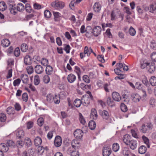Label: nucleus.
<instances>
[{
  "instance_id": "1",
  "label": "nucleus",
  "mask_w": 156,
  "mask_h": 156,
  "mask_svg": "<svg viewBox=\"0 0 156 156\" xmlns=\"http://www.w3.org/2000/svg\"><path fill=\"white\" fill-rule=\"evenodd\" d=\"M65 5V2L58 0H55L51 4V6L57 10H60L63 9Z\"/></svg>"
},
{
  "instance_id": "2",
  "label": "nucleus",
  "mask_w": 156,
  "mask_h": 156,
  "mask_svg": "<svg viewBox=\"0 0 156 156\" xmlns=\"http://www.w3.org/2000/svg\"><path fill=\"white\" fill-rule=\"evenodd\" d=\"M153 125L150 122H146L143 124L140 128V132L144 133H146L147 131L152 129Z\"/></svg>"
},
{
  "instance_id": "3",
  "label": "nucleus",
  "mask_w": 156,
  "mask_h": 156,
  "mask_svg": "<svg viewBox=\"0 0 156 156\" xmlns=\"http://www.w3.org/2000/svg\"><path fill=\"white\" fill-rule=\"evenodd\" d=\"M112 97L113 99L116 101H119L121 100L123 101H127V96L126 94H123L122 98H121L120 94L117 92H113L112 93Z\"/></svg>"
},
{
  "instance_id": "4",
  "label": "nucleus",
  "mask_w": 156,
  "mask_h": 156,
  "mask_svg": "<svg viewBox=\"0 0 156 156\" xmlns=\"http://www.w3.org/2000/svg\"><path fill=\"white\" fill-rule=\"evenodd\" d=\"M92 34L95 37H98L101 34L102 29L100 26H96L92 29Z\"/></svg>"
},
{
  "instance_id": "5",
  "label": "nucleus",
  "mask_w": 156,
  "mask_h": 156,
  "mask_svg": "<svg viewBox=\"0 0 156 156\" xmlns=\"http://www.w3.org/2000/svg\"><path fill=\"white\" fill-rule=\"evenodd\" d=\"M62 139L61 137L59 136H56L55 138L54 144L57 147L60 146L62 144Z\"/></svg>"
},
{
  "instance_id": "6",
  "label": "nucleus",
  "mask_w": 156,
  "mask_h": 156,
  "mask_svg": "<svg viewBox=\"0 0 156 156\" xmlns=\"http://www.w3.org/2000/svg\"><path fill=\"white\" fill-rule=\"evenodd\" d=\"M100 115L104 119L108 120L109 117V115L108 112L106 110L100 111Z\"/></svg>"
},
{
  "instance_id": "7",
  "label": "nucleus",
  "mask_w": 156,
  "mask_h": 156,
  "mask_svg": "<svg viewBox=\"0 0 156 156\" xmlns=\"http://www.w3.org/2000/svg\"><path fill=\"white\" fill-rule=\"evenodd\" d=\"M112 151L111 148L107 147H104L103 149V156H109L111 154Z\"/></svg>"
},
{
  "instance_id": "8",
  "label": "nucleus",
  "mask_w": 156,
  "mask_h": 156,
  "mask_svg": "<svg viewBox=\"0 0 156 156\" xmlns=\"http://www.w3.org/2000/svg\"><path fill=\"white\" fill-rule=\"evenodd\" d=\"M83 135V132L80 129H77L74 133V135L76 139H81Z\"/></svg>"
},
{
  "instance_id": "9",
  "label": "nucleus",
  "mask_w": 156,
  "mask_h": 156,
  "mask_svg": "<svg viewBox=\"0 0 156 156\" xmlns=\"http://www.w3.org/2000/svg\"><path fill=\"white\" fill-rule=\"evenodd\" d=\"M73 147L76 149H78L80 146V140L75 139L73 140L71 143Z\"/></svg>"
},
{
  "instance_id": "10",
  "label": "nucleus",
  "mask_w": 156,
  "mask_h": 156,
  "mask_svg": "<svg viewBox=\"0 0 156 156\" xmlns=\"http://www.w3.org/2000/svg\"><path fill=\"white\" fill-rule=\"evenodd\" d=\"M9 9L11 13L12 14H15L17 12V8H16V6L14 5L12 3H9Z\"/></svg>"
},
{
  "instance_id": "11",
  "label": "nucleus",
  "mask_w": 156,
  "mask_h": 156,
  "mask_svg": "<svg viewBox=\"0 0 156 156\" xmlns=\"http://www.w3.org/2000/svg\"><path fill=\"white\" fill-rule=\"evenodd\" d=\"M127 145L129 146L131 149L134 150L137 147V143L136 140H131Z\"/></svg>"
},
{
  "instance_id": "12",
  "label": "nucleus",
  "mask_w": 156,
  "mask_h": 156,
  "mask_svg": "<svg viewBox=\"0 0 156 156\" xmlns=\"http://www.w3.org/2000/svg\"><path fill=\"white\" fill-rule=\"evenodd\" d=\"M92 28L91 26H87L86 27V32L84 33L85 35L87 37H90L92 35Z\"/></svg>"
},
{
  "instance_id": "13",
  "label": "nucleus",
  "mask_w": 156,
  "mask_h": 156,
  "mask_svg": "<svg viewBox=\"0 0 156 156\" xmlns=\"http://www.w3.org/2000/svg\"><path fill=\"white\" fill-rule=\"evenodd\" d=\"M132 100L135 102H138L140 101L141 99L140 96L138 94L134 93L131 96Z\"/></svg>"
},
{
  "instance_id": "14",
  "label": "nucleus",
  "mask_w": 156,
  "mask_h": 156,
  "mask_svg": "<svg viewBox=\"0 0 156 156\" xmlns=\"http://www.w3.org/2000/svg\"><path fill=\"white\" fill-rule=\"evenodd\" d=\"M101 6L98 2H95L93 6L94 10V12H99L101 10Z\"/></svg>"
},
{
  "instance_id": "15",
  "label": "nucleus",
  "mask_w": 156,
  "mask_h": 156,
  "mask_svg": "<svg viewBox=\"0 0 156 156\" xmlns=\"http://www.w3.org/2000/svg\"><path fill=\"white\" fill-rule=\"evenodd\" d=\"M131 137L128 134H126L123 137V141L124 143L127 145L131 140Z\"/></svg>"
},
{
  "instance_id": "16",
  "label": "nucleus",
  "mask_w": 156,
  "mask_h": 156,
  "mask_svg": "<svg viewBox=\"0 0 156 156\" xmlns=\"http://www.w3.org/2000/svg\"><path fill=\"white\" fill-rule=\"evenodd\" d=\"M90 98L89 97V96L87 95H85L82 97V100L83 101H84V103L85 104V105H88L90 102Z\"/></svg>"
},
{
  "instance_id": "17",
  "label": "nucleus",
  "mask_w": 156,
  "mask_h": 156,
  "mask_svg": "<svg viewBox=\"0 0 156 156\" xmlns=\"http://www.w3.org/2000/svg\"><path fill=\"white\" fill-rule=\"evenodd\" d=\"M9 150L7 145L4 143L0 144V151L3 152H6Z\"/></svg>"
},
{
  "instance_id": "18",
  "label": "nucleus",
  "mask_w": 156,
  "mask_h": 156,
  "mask_svg": "<svg viewBox=\"0 0 156 156\" xmlns=\"http://www.w3.org/2000/svg\"><path fill=\"white\" fill-rule=\"evenodd\" d=\"M67 79L69 83H73L76 80V76L74 74L71 73L68 76Z\"/></svg>"
},
{
  "instance_id": "19",
  "label": "nucleus",
  "mask_w": 156,
  "mask_h": 156,
  "mask_svg": "<svg viewBox=\"0 0 156 156\" xmlns=\"http://www.w3.org/2000/svg\"><path fill=\"white\" fill-rule=\"evenodd\" d=\"M98 115L97 112L95 108H92L91 111L90 117L94 119H96L98 118Z\"/></svg>"
},
{
  "instance_id": "20",
  "label": "nucleus",
  "mask_w": 156,
  "mask_h": 156,
  "mask_svg": "<svg viewBox=\"0 0 156 156\" xmlns=\"http://www.w3.org/2000/svg\"><path fill=\"white\" fill-rule=\"evenodd\" d=\"M35 70L36 73L37 74H41L44 71V69L40 65H37L35 67Z\"/></svg>"
},
{
  "instance_id": "21",
  "label": "nucleus",
  "mask_w": 156,
  "mask_h": 156,
  "mask_svg": "<svg viewBox=\"0 0 156 156\" xmlns=\"http://www.w3.org/2000/svg\"><path fill=\"white\" fill-rule=\"evenodd\" d=\"M83 51L88 57H89L92 52H93V50L91 47H88L87 46H86L84 48Z\"/></svg>"
},
{
  "instance_id": "22",
  "label": "nucleus",
  "mask_w": 156,
  "mask_h": 156,
  "mask_svg": "<svg viewBox=\"0 0 156 156\" xmlns=\"http://www.w3.org/2000/svg\"><path fill=\"white\" fill-rule=\"evenodd\" d=\"M148 66V68L147 67V68L148 72L151 73H153L155 70V66L154 63H151L150 64H149Z\"/></svg>"
},
{
  "instance_id": "23",
  "label": "nucleus",
  "mask_w": 156,
  "mask_h": 156,
  "mask_svg": "<svg viewBox=\"0 0 156 156\" xmlns=\"http://www.w3.org/2000/svg\"><path fill=\"white\" fill-rule=\"evenodd\" d=\"M149 65V63L147 62L146 61L141 60L140 61V67L142 69H144Z\"/></svg>"
},
{
  "instance_id": "24",
  "label": "nucleus",
  "mask_w": 156,
  "mask_h": 156,
  "mask_svg": "<svg viewBox=\"0 0 156 156\" xmlns=\"http://www.w3.org/2000/svg\"><path fill=\"white\" fill-rule=\"evenodd\" d=\"M31 58L29 55H27L24 58V63L26 65H30L31 63Z\"/></svg>"
},
{
  "instance_id": "25",
  "label": "nucleus",
  "mask_w": 156,
  "mask_h": 156,
  "mask_svg": "<svg viewBox=\"0 0 156 156\" xmlns=\"http://www.w3.org/2000/svg\"><path fill=\"white\" fill-rule=\"evenodd\" d=\"M20 78L24 83H27L29 81L28 76L27 74H22Z\"/></svg>"
},
{
  "instance_id": "26",
  "label": "nucleus",
  "mask_w": 156,
  "mask_h": 156,
  "mask_svg": "<svg viewBox=\"0 0 156 156\" xmlns=\"http://www.w3.org/2000/svg\"><path fill=\"white\" fill-rule=\"evenodd\" d=\"M10 42L7 39H3L1 41V44L3 47H6L9 46Z\"/></svg>"
},
{
  "instance_id": "27",
  "label": "nucleus",
  "mask_w": 156,
  "mask_h": 156,
  "mask_svg": "<svg viewBox=\"0 0 156 156\" xmlns=\"http://www.w3.org/2000/svg\"><path fill=\"white\" fill-rule=\"evenodd\" d=\"M122 153L125 156H129L131 154L130 151L128 148L124 147L122 150Z\"/></svg>"
},
{
  "instance_id": "28",
  "label": "nucleus",
  "mask_w": 156,
  "mask_h": 156,
  "mask_svg": "<svg viewBox=\"0 0 156 156\" xmlns=\"http://www.w3.org/2000/svg\"><path fill=\"white\" fill-rule=\"evenodd\" d=\"M42 140L39 136L37 137L34 140V142L35 146H38L40 145L42 143Z\"/></svg>"
},
{
  "instance_id": "29",
  "label": "nucleus",
  "mask_w": 156,
  "mask_h": 156,
  "mask_svg": "<svg viewBox=\"0 0 156 156\" xmlns=\"http://www.w3.org/2000/svg\"><path fill=\"white\" fill-rule=\"evenodd\" d=\"M16 8L17 11L21 12L25 9V6L22 3H19L16 6Z\"/></svg>"
},
{
  "instance_id": "30",
  "label": "nucleus",
  "mask_w": 156,
  "mask_h": 156,
  "mask_svg": "<svg viewBox=\"0 0 156 156\" xmlns=\"http://www.w3.org/2000/svg\"><path fill=\"white\" fill-rule=\"evenodd\" d=\"M88 126L91 130H93L94 129L96 126L95 122L93 120L90 121L88 123Z\"/></svg>"
},
{
  "instance_id": "31",
  "label": "nucleus",
  "mask_w": 156,
  "mask_h": 156,
  "mask_svg": "<svg viewBox=\"0 0 156 156\" xmlns=\"http://www.w3.org/2000/svg\"><path fill=\"white\" fill-rule=\"evenodd\" d=\"M45 71L46 74L48 75H51L53 72L52 67L50 65H48L46 66Z\"/></svg>"
},
{
  "instance_id": "32",
  "label": "nucleus",
  "mask_w": 156,
  "mask_h": 156,
  "mask_svg": "<svg viewBox=\"0 0 156 156\" xmlns=\"http://www.w3.org/2000/svg\"><path fill=\"white\" fill-rule=\"evenodd\" d=\"M16 136L19 139L22 138L24 136V132L22 130H19L16 132Z\"/></svg>"
},
{
  "instance_id": "33",
  "label": "nucleus",
  "mask_w": 156,
  "mask_h": 156,
  "mask_svg": "<svg viewBox=\"0 0 156 156\" xmlns=\"http://www.w3.org/2000/svg\"><path fill=\"white\" fill-rule=\"evenodd\" d=\"M107 103L108 106L110 107H112L115 105V102L110 97H108L107 99Z\"/></svg>"
},
{
  "instance_id": "34",
  "label": "nucleus",
  "mask_w": 156,
  "mask_h": 156,
  "mask_svg": "<svg viewBox=\"0 0 156 156\" xmlns=\"http://www.w3.org/2000/svg\"><path fill=\"white\" fill-rule=\"evenodd\" d=\"M150 83L152 86H156V77L154 76H152L150 79Z\"/></svg>"
},
{
  "instance_id": "35",
  "label": "nucleus",
  "mask_w": 156,
  "mask_h": 156,
  "mask_svg": "<svg viewBox=\"0 0 156 156\" xmlns=\"http://www.w3.org/2000/svg\"><path fill=\"white\" fill-rule=\"evenodd\" d=\"M82 101L79 99H76L74 101V105L76 107L78 108L80 107L81 105Z\"/></svg>"
},
{
  "instance_id": "36",
  "label": "nucleus",
  "mask_w": 156,
  "mask_h": 156,
  "mask_svg": "<svg viewBox=\"0 0 156 156\" xmlns=\"http://www.w3.org/2000/svg\"><path fill=\"white\" fill-rule=\"evenodd\" d=\"M6 111L8 114H13L15 113V110L11 106H9L7 108Z\"/></svg>"
},
{
  "instance_id": "37",
  "label": "nucleus",
  "mask_w": 156,
  "mask_h": 156,
  "mask_svg": "<svg viewBox=\"0 0 156 156\" xmlns=\"http://www.w3.org/2000/svg\"><path fill=\"white\" fill-rule=\"evenodd\" d=\"M150 12L153 13L156 10V2H154L150 5Z\"/></svg>"
},
{
  "instance_id": "38",
  "label": "nucleus",
  "mask_w": 156,
  "mask_h": 156,
  "mask_svg": "<svg viewBox=\"0 0 156 156\" xmlns=\"http://www.w3.org/2000/svg\"><path fill=\"white\" fill-rule=\"evenodd\" d=\"M146 147L143 145L140 147L138 150L139 153L142 154L145 153L146 151Z\"/></svg>"
},
{
  "instance_id": "39",
  "label": "nucleus",
  "mask_w": 156,
  "mask_h": 156,
  "mask_svg": "<svg viewBox=\"0 0 156 156\" xmlns=\"http://www.w3.org/2000/svg\"><path fill=\"white\" fill-rule=\"evenodd\" d=\"M112 148L114 152L117 151L119 149V144L117 143H114L112 145Z\"/></svg>"
},
{
  "instance_id": "40",
  "label": "nucleus",
  "mask_w": 156,
  "mask_h": 156,
  "mask_svg": "<svg viewBox=\"0 0 156 156\" xmlns=\"http://www.w3.org/2000/svg\"><path fill=\"white\" fill-rule=\"evenodd\" d=\"M53 102L55 104H58L60 102V96L58 95H55L53 96Z\"/></svg>"
},
{
  "instance_id": "41",
  "label": "nucleus",
  "mask_w": 156,
  "mask_h": 156,
  "mask_svg": "<svg viewBox=\"0 0 156 156\" xmlns=\"http://www.w3.org/2000/svg\"><path fill=\"white\" fill-rule=\"evenodd\" d=\"M7 8L6 4L4 2H0V10L2 11H5Z\"/></svg>"
},
{
  "instance_id": "42",
  "label": "nucleus",
  "mask_w": 156,
  "mask_h": 156,
  "mask_svg": "<svg viewBox=\"0 0 156 156\" xmlns=\"http://www.w3.org/2000/svg\"><path fill=\"white\" fill-rule=\"evenodd\" d=\"M53 95L51 94H48L46 96V100L49 103L53 102Z\"/></svg>"
},
{
  "instance_id": "43",
  "label": "nucleus",
  "mask_w": 156,
  "mask_h": 156,
  "mask_svg": "<svg viewBox=\"0 0 156 156\" xmlns=\"http://www.w3.org/2000/svg\"><path fill=\"white\" fill-rule=\"evenodd\" d=\"M83 81L87 83H90V80L89 76L87 75H84L82 77Z\"/></svg>"
},
{
  "instance_id": "44",
  "label": "nucleus",
  "mask_w": 156,
  "mask_h": 156,
  "mask_svg": "<svg viewBox=\"0 0 156 156\" xmlns=\"http://www.w3.org/2000/svg\"><path fill=\"white\" fill-rule=\"evenodd\" d=\"M142 138L144 143L147 145V147L149 148L150 147V144L149 139L144 135L142 136Z\"/></svg>"
},
{
  "instance_id": "45",
  "label": "nucleus",
  "mask_w": 156,
  "mask_h": 156,
  "mask_svg": "<svg viewBox=\"0 0 156 156\" xmlns=\"http://www.w3.org/2000/svg\"><path fill=\"white\" fill-rule=\"evenodd\" d=\"M25 142L27 147H30L32 144L31 139L29 137H26L25 139Z\"/></svg>"
},
{
  "instance_id": "46",
  "label": "nucleus",
  "mask_w": 156,
  "mask_h": 156,
  "mask_svg": "<svg viewBox=\"0 0 156 156\" xmlns=\"http://www.w3.org/2000/svg\"><path fill=\"white\" fill-rule=\"evenodd\" d=\"M79 120L80 122L83 125H85L86 123V122L84 118L81 113H79Z\"/></svg>"
},
{
  "instance_id": "47",
  "label": "nucleus",
  "mask_w": 156,
  "mask_h": 156,
  "mask_svg": "<svg viewBox=\"0 0 156 156\" xmlns=\"http://www.w3.org/2000/svg\"><path fill=\"white\" fill-rule=\"evenodd\" d=\"M6 119V117L5 114L1 113H0V121L1 122H4Z\"/></svg>"
},
{
  "instance_id": "48",
  "label": "nucleus",
  "mask_w": 156,
  "mask_h": 156,
  "mask_svg": "<svg viewBox=\"0 0 156 156\" xmlns=\"http://www.w3.org/2000/svg\"><path fill=\"white\" fill-rule=\"evenodd\" d=\"M142 92L143 94L141 95V96H140V98L142 100L144 101L146 99L147 94L146 91L144 89H142Z\"/></svg>"
},
{
  "instance_id": "49",
  "label": "nucleus",
  "mask_w": 156,
  "mask_h": 156,
  "mask_svg": "<svg viewBox=\"0 0 156 156\" xmlns=\"http://www.w3.org/2000/svg\"><path fill=\"white\" fill-rule=\"evenodd\" d=\"M28 49L27 44L25 43L22 44L21 46V50L23 52H26Z\"/></svg>"
},
{
  "instance_id": "50",
  "label": "nucleus",
  "mask_w": 156,
  "mask_h": 156,
  "mask_svg": "<svg viewBox=\"0 0 156 156\" xmlns=\"http://www.w3.org/2000/svg\"><path fill=\"white\" fill-rule=\"evenodd\" d=\"M40 79L39 76L36 75L34 77V83L36 85H38L40 83Z\"/></svg>"
},
{
  "instance_id": "51",
  "label": "nucleus",
  "mask_w": 156,
  "mask_h": 156,
  "mask_svg": "<svg viewBox=\"0 0 156 156\" xmlns=\"http://www.w3.org/2000/svg\"><path fill=\"white\" fill-rule=\"evenodd\" d=\"M25 9L28 13H30L31 12L32 9L29 4L27 3L25 6Z\"/></svg>"
},
{
  "instance_id": "52",
  "label": "nucleus",
  "mask_w": 156,
  "mask_h": 156,
  "mask_svg": "<svg viewBox=\"0 0 156 156\" xmlns=\"http://www.w3.org/2000/svg\"><path fill=\"white\" fill-rule=\"evenodd\" d=\"M129 33L131 36H134L135 35L136 32L134 29L131 27L129 29Z\"/></svg>"
},
{
  "instance_id": "53",
  "label": "nucleus",
  "mask_w": 156,
  "mask_h": 156,
  "mask_svg": "<svg viewBox=\"0 0 156 156\" xmlns=\"http://www.w3.org/2000/svg\"><path fill=\"white\" fill-rule=\"evenodd\" d=\"M27 70L28 73L30 74L34 72V69L31 66H28L27 68Z\"/></svg>"
},
{
  "instance_id": "54",
  "label": "nucleus",
  "mask_w": 156,
  "mask_h": 156,
  "mask_svg": "<svg viewBox=\"0 0 156 156\" xmlns=\"http://www.w3.org/2000/svg\"><path fill=\"white\" fill-rule=\"evenodd\" d=\"M50 80V78L49 76L47 75H45L43 78V81L45 83H48Z\"/></svg>"
},
{
  "instance_id": "55",
  "label": "nucleus",
  "mask_w": 156,
  "mask_h": 156,
  "mask_svg": "<svg viewBox=\"0 0 156 156\" xmlns=\"http://www.w3.org/2000/svg\"><path fill=\"white\" fill-rule=\"evenodd\" d=\"M110 84L109 83H105L103 85V88L105 90L106 92H109V89L108 88L110 87Z\"/></svg>"
},
{
  "instance_id": "56",
  "label": "nucleus",
  "mask_w": 156,
  "mask_h": 156,
  "mask_svg": "<svg viewBox=\"0 0 156 156\" xmlns=\"http://www.w3.org/2000/svg\"><path fill=\"white\" fill-rule=\"evenodd\" d=\"M44 16L47 18H49L51 16V13L48 10H45L44 12Z\"/></svg>"
},
{
  "instance_id": "57",
  "label": "nucleus",
  "mask_w": 156,
  "mask_h": 156,
  "mask_svg": "<svg viewBox=\"0 0 156 156\" xmlns=\"http://www.w3.org/2000/svg\"><path fill=\"white\" fill-rule=\"evenodd\" d=\"M21 81V80L18 78L17 79L15 80L13 82V85L14 86H18L20 83Z\"/></svg>"
},
{
  "instance_id": "58",
  "label": "nucleus",
  "mask_w": 156,
  "mask_h": 156,
  "mask_svg": "<svg viewBox=\"0 0 156 156\" xmlns=\"http://www.w3.org/2000/svg\"><path fill=\"white\" fill-rule=\"evenodd\" d=\"M41 64L44 66H47L48 64V60L46 58H43L41 61Z\"/></svg>"
},
{
  "instance_id": "59",
  "label": "nucleus",
  "mask_w": 156,
  "mask_h": 156,
  "mask_svg": "<svg viewBox=\"0 0 156 156\" xmlns=\"http://www.w3.org/2000/svg\"><path fill=\"white\" fill-rule=\"evenodd\" d=\"M120 108L121 110L123 112H125L127 110V106L123 103L121 104Z\"/></svg>"
},
{
  "instance_id": "60",
  "label": "nucleus",
  "mask_w": 156,
  "mask_h": 156,
  "mask_svg": "<svg viewBox=\"0 0 156 156\" xmlns=\"http://www.w3.org/2000/svg\"><path fill=\"white\" fill-rule=\"evenodd\" d=\"M14 55L16 57H18L20 54V51L19 48H16L14 52Z\"/></svg>"
},
{
  "instance_id": "61",
  "label": "nucleus",
  "mask_w": 156,
  "mask_h": 156,
  "mask_svg": "<svg viewBox=\"0 0 156 156\" xmlns=\"http://www.w3.org/2000/svg\"><path fill=\"white\" fill-rule=\"evenodd\" d=\"M97 58L98 60L102 63L105 62V60L104 59V57L103 55H98L97 56Z\"/></svg>"
},
{
  "instance_id": "62",
  "label": "nucleus",
  "mask_w": 156,
  "mask_h": 156,
  "mask_svg": "<svg viewBox=\"0 0 156 156\" xmlns=\"http://www.w3.org/2000/svg\"><path fill=\"white\" fill-rule=\"evenodd\" d=\"M43 123L44 120L43 118L41 117L38 119L37 120V123L39 126H41L43 124Z\"/></svg>"
},
{
  "instance_id": "63",
  "label": "nucleus",
  "mask_w": 156,
  "mask_h": 156,
  "mask_svg": "<svg viewBox=\"0 0 156 156\" xmlns=\"http://www.w3.org/2000/svg\"><path fill=\"white\" fill-rule=\"evenodd\" d=\"M80 154L78 151L75 150L71 152V156H79Z\"/></svg>"
},
{
  "instance_id": "64",
  "label": "nucleus",
  "mask_w": 156,
  "mask_h": 156,
  "mask_svg": "<svg viewBox=\"0 0 156 156\" xmlns=\"http://www.w3.org/2000/svg\"><path fill=\"white\" fill-rule=\"evenodd\" d=\"M151 57L152 61L154 62H156V52L152 53Z\"/></svg>"
}]
</instances>
